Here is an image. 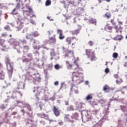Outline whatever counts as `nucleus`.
I'll use <instances>...</instances> for the list:
<instances>
[{"instance_id": "obj_1", "label": "nucleus", "mask_w": 127, "mask_h": 127, "mask_svg": "<svg viewBox=\"0 0 127 127\" xmlns=\"http://www.w3.org/2000/svg\"><path fill=\"white\" fill-rule=\"evenodd\" d=\"M65 64L66 65V67L69 70H72V69L74 70V71L72 72L73 77H79L82 79L84 78L83 73L82 72L83 69L82 68L80 67L78 64L74 63V64H72L70 63L69 61H66Z\"/></svg>"}, {"instance_id": "obj_2", "label": "nucleus", "mask_w": 127, "mask_h": 127, "mask_svg": "<svg viewBox=\"0 0 127 127\" xmlns=\"http://www.w3.org/2000/svg\"><path fill=\"white\" fill-rule=\"evenodd\" d=\"M40 34L38 32L35 31L34 32H32V34H30L26 36V39H29L31 40V41H32L33 40V44H40V42L39 41L36 40V39H34V37H38Z\"/></svg>"}, {"instance_id": "obj_3", "label": "nucleus", "mask_w": 127, "mask_h": 127, "mask_svg": "<svg viewBox=\"0 0 127 127\" xmlns=\"http://www.w3.org/2000/svg\"><path fill=\"white\" fill-rule=\"evenodd\" d=\"M78 117H79V114H78L77 113H75L71 116L70 115L67 114L65 116L64 120H65L66 122H69V123H71L73 124V123H74L75 121L77 120Z\"/></svg>"}, {"instance_id": "obj_4", "label": "nucleus", "mask_w": 127, "mask_h": 127, "mask_svg": "<svg viewBox=\"0 0 127 127\" xmlns=\"http://www.w3.org/2000/svg\"><path fill=\"white\" fill-rule=\"evenodd\" d=\"M48 33H49V42L50 44H56L57 40H56V35L54 33V32L49 31Z\"/></svg>"}, {"instance_id": "obj_5", "label": "nucleus", "mask_w": 127, "mask_h": 127, "mask_svg": "<svg viewBox=\"0 0 127 127\" xmlns=\"http://www.w3.org/2000/svg\"><path fill=\"white\" fill-rule=\"evenodd\" d=\"M85 52L86 55L91 61H96V60H97V58L96 57V56H95V51L90 49H86Z\"/></svg>"}, {"instance_id": "obj_6", "label": "nucleus", "mask_w": 127, "mask_h": 127, "mask_svg": "<svg viewBox=\"0 0 127 127\" xmlns=\"http://www.w3.org/2000/svg\"><path fill=\"white\" fill-rule=\"evenodd\" d=\"M21 97H22L21 91L14 89L11 93V98L12 99H17L18 98H21Z\"/></svg>"}, {"instance_id": "obj_7", "label": "nucleus", "mask_w": 127, "mask_h": 127, "mask_svg": "<svg viewBox=\"0 0 127 127\" xmlns=\"http://www.w3.org/2000/svg\"><path fill=\"white\" fill-rule=\"evenodd\" d=\"M32 54L29 53L27 54L26 57L23 56L22 60L23 62H29L32 60Z\"/></svg>"}, {"instance_id": "obj_8", "label": "nucleus", "mask_w": 127, "mask_h": 127, "mask_svg": "<svg viewBox=\"0 0 127 127\" xmlns=\"http://www.w3.org/2000/svg\"><path fill=\"white\" fill-rule=\"evenodd\" d=\"M23 13L25 16H30L31 18L36 17L35 14H33V11H23Z\"/></svg>"}, {"instance_id": "obj_9", "label": "nucleus", "mask_w": 127, "mask_h": 127, "mask_svg": "<svg viewBox=\"0 0 127 127\" xmlns=\"http://www.w3.org/2000/svg\"><path fill=\"white\" fill-rule=\"evenodd\" d=\"M4 68H3V65L0 63V79L1 80H3L5 77L4 74Z\"/></svg>"}, {"instance_id": "obj_10", "label": "nucleus", "mask_w": 127, "mask_h": 127, "mask_svg": "<svg viewBox=\"0 0 127 127\" xmlns=\"http://www.w3.org/2000/svg\"><path fill=\"white\" fill-rule=\"evenodd\" d=\"M52 111L56 117H59L60 116V110L57 106H53Z\"/></svg>"}, {"instance_id": "obj_11", "label": "nucleus", "mask_w": 127, "mask_h": 127, "mask_svg": "<svg viewBox=\"0 0 127 127\" xmlns=\"http://www.w3.org/2000/svg\"><path fill=\"white\" fill-rule=\"evenodd\" d=\"M78 28L77 29L70 31L69 32L70 34H72V35H77L80 33V31H81V29H82V27L81 26L78 25Z\"/></svg>"}, {"instance_id": "obj_12", "label": "nucleus", "mask_w": 127, "mask_h": 127, "mask_svg": "<svg viewBox=\"0 0 127 127\" xmlns=\"http://www.w3.org/2000/svg\"><path fill=\"white\" fill-rule=\"evenodd\" d=\"M24 87H25V83L24 82L20 81L17 84V87L15 89H16L18 91V90L24 89Z\"/></svg>"}, {"instance_id": "obj_13", "label": "nucleus", "mask_w": 127, "mask_h": 127, "mask_svg": "<svg viewBox=\"0 0 127 127\" xmlns=\"http://www.w3.org/2000/svg\"><path fill=\"white\" fill-rule=\"evenodd\" d=\"M19 8H20V4L19 3H18L16 7L12 11L11 14H13V15H16L18 13L17 9H19Z\"/></svg>"}, {"instance_id": "obj_14", "label": "nucleus", "mask_w": 127, "mask_h": 127, "mask_svg": "<svg viewBox=\"0 0 127 127\" xmlns=\"http://www.w3.org/2000/svg\"><path fill=\"white\" fill-rule=\"evenodd\" d=\"M64 56L65 57H68L69 58L73 57V56H74V51L71 50H67Z\"/></svg>"}, {"instance_id": "obj_15", "label": "nucleus", "mask_w": 127, "mask_h": 127, "mask_svg": "<svg viewBox=\"0 0 127 127\" xmlns=\"http://www.w3.org/2000/svg\"><path fill=\"white\" fill-rule=\"evenodd\" d=\"M71 92H74L75 94H79V91H78V87L74 85V84H71V87L70 88Z\"/></svg>"}, {"instance_id": "obj_16", "label": "nucleus", "mask_w": 127, "mask_h": 127, "mask_svg": "<svg viewBox=\"0 0 127 127\" xmlns=\"http://www.w3.org/2000/svg\"><path fill=\"white\" fill-rule=\"evenodd\" d=\"M17 28L18 30H20V29H21V28H22V27L24 26V24L23 23L22 21H20L18 20L17 22Z\"/></svg>"}, {"instance_id": "obj_17", "label": "nucleus", "mask_w": 127, "mask_h": 127, "mask_svg": "<svg viewBox=\"0 0 127 127\" xmlns=\"http://www.w3.org/2000/svg\"><path fill=\"white\" fill-rule=\"evenodd\" d=\"M7 69L8 70V74L9 75H11L12 74V72H13V66L10 64V63H9V66H7Z\"/></svg>"}, {"instance_id": "obj_18", "label": "nucleus", "mask_w": 127, "mask_h": 127, "mask_svg": "<svg viewBox=\"0 0 127 127\" xmlns=\"http://www.w3.org/2000/svg\"><path fill=\"white\" fill-rule=\"evenodd\" d=\"M76 37H68L66 38L65 39V42L67 43V44H70L72 43V41L74 40V39H76Z\"/></svg>"}, {"instance_id": "obj_19", "label": "nucleus", "mask_w": 127, "mask_h": 127, "mask_svg": "<svg viewBox=\"0 0 127 127\" xmlns=\"http://www.w3.org/2000/svg\"><path fill=\"white\" fill-rule=\"evenodd\" d=\"M41 89L40 87H35L34 90L33 91V93L36 92L37 93L35 94L36 97H37L40 94Z\"/></svg>"}, {"instance_id": "obj_20", "label": "nucleus", "mask_w": 127, "mask_h": 127, "mask_svg": "<svg viewBox=\"0 0 127 127\" xmlns=\"http://www.w3.org/2000/svg\"><path fill=\"white\" fill-rule=\"evenodd\" d=\"M38 116L39 118H41V119H46L49 117V116L46 115L44 113H41L38 114Z\"/></svg>"}, {"instance_id": "obj_21", "label": "nucleus", "mask_w": 127, "mask_h": 127, "mask_svg": "<svg viewBox=\"0 0 127 127\" xmlns=\"http://www.w3.org/2000/svg\"><path fill=\"white\" fill-rule=\"evenodd\" d=\"M90 105H91V106H92V107H95V106H97L98 105V102H97V101H96L95 100H93V101H90L89 102Z\"/></svg>"}, {"instance_id": "obj_22", "label": "nucleus", "mask_w": 127, "mask_h": 127, "mask_svg": "<svg viewBox=\"0 0 127 127\" xmlns=\"http://www.w3.org/2000/svg\"><path fill=\"white\" fill-rule=\"evenodd\" d=\"M74 110V106L73 105H70L69 107L66 108V111L67 112H72Z\"/></svg>"}, {"instance_id": "obj_23", "label": "nucleus", "mask_w": 127, "mask_h": 127, "mask_svg": "<svg viewBox=\"0 0 127 127\" xmlns=\"http://www.w3.org/2000/svg\"><path fill=\"white\" fill-rule=\"evenodd\" d=\"M112 16V14H111V13L110 12H107L104 15V17H106V18H111Z\"/></svg>"}, {"instance_id": "obj_24", "label": "nucleus", "mask_w": 127, "mask_h": 127, "mask_svg": "<svg viewBox=\"0 0 127 127\" xmlns=\"http://www.w3.org/2000/svg\"><path fill=\"white\" fill-rule=\"evenodd\" d=\"M110 86L107 85H105L104 87H103V91H105V92H109V91H110Z\"/></svg>"}, {"instance_id": "obj_25", "label": "nucleus", "mask_w": 127, "mask_h": 127, "mask_svg": "<svg viewBox=\"0 0 127 127\" xmlns=\"http://www.w3.org/2000/svg\"><path fill=\"white\" fill-rule=\"evenodd\" d=\"M5 42V41H4V40H0V45L2 46L3 47H6Z\"/></svg>"}, {"instance_id": "obj_26", "label": "nucleus", "mask_w": 127, "mask_h": 127, "mask_svg": "<svg viewBox=\"0 0 127 127\" xmlns=\"http://www.w3.org/2000/svg\"><path fill=\"white\" fill-rule=\"evenodd\" d=\"M93 99V96L92 94H89L85 98L86 101H90V100H92Z\"/></svg>"}, {"instance_id": "obj_27", "label": "nucleus", "mask_w": 127, "mask_h": 127, "mask_svg": "<svg viewBox=\"0 0 127 127\" xmlns=\"http://www.w3.org/2000/svg\"><path fill=\"white\" fill-rule=\"evenodd\" d=\"M51 4V0H46L45 2L46 6H49Z\"/></svg>"}, {"instance_id": "obj_28", "label": "nucleus", "mask_w": 127, "mask_h": 127, "mask_svg": "<svg viewBox=\"0 0 127 127\" xmlns=\"http://www.w3.org/2000/svg\"><path fill=\"white\" fill-rule=\"evenodd\" d=\"M116 83L117 84H121L122 83H123V79H122V78H120V77L118 78L116 80Z\"/></svg>"}, {"instance_id": "obj_29", "label": "nucleus", "mask_w": 127, "mask_h": 127, "mask_svg": "<svg viewBox=\"0 0 127 127\" xmlns=\"http://www.w3.org/2000/svg\"><path fill=\"white\" fill-rule=\"evenodd\" d=\"M86 122H88V121H91L92 120V116L87 115L86 116Z\"/></svg>"}, {"instance_id": "obj_30", "label": "nucleus", "mask_w": 127, "mask_h": 127, "mask_svg": "<svg viewBox=\"0 0 127 127\" xmlns=\"http://www.w3.org/2000/svg\"><path fill=\"white\" fill-rule=\"evenodd\" d=\"M98 114H99L98 110H94L92 111V115H93L94 116H97V115H98Z\"/></svg>"}, {"instance_id": "obj_31", "label": "nucleus", "mask_w": 127, "mask_h": 127, "mask_svg": "<svg viewBox=\"0 0 127 127\" xmlns=\"http://www.w3.org/2000/svg\"><path fill=\"white\" fill-rule=\"evenodd\" d=\"M89 22L90 23H92V24H96V19H91L89 20Z\"/></svg>"}, {"instance_id": "obj_32", "label": "nucleus", "mask_w": 127, "mask_h": 127, "mask_svg": "<svg viewBox=\"0 0 127 127\" xmlns=\"http://www.w3.org/2000/svg\"><path fill=\"white\" fill-rule=\"evenodd\" d=\"M33 48L36 50H39V49H40V46L35 45L33 46Z\"/></svg>"}, {"instance_id": "obj_33", "label": "nucleus", "mask_w": 127, "mask_h": 127, "mask_svg": "<svg viewBox=\"0 0 127 127\" xmlns=\"http://www.w3.org/2000/svg\"><path fill=\"white\" fill-rule=\"evenodd\" d=\"M105 29L106 30H112L113 27L110 26L109 25H107Z\"/></svg>"}, {"instance_id": "obj_34", "label": "nucleus", "mask_w": 127, "mask_h": 127, "mask_svg": "<svg viewBox=\"0 0 127 127\" xmlns=\"http://www.w3.org/2000/svg\"><path fill=\"white\" fill-rule=\"evenodd\" d=\"M64 38H65V36L63 35V33L59 35V39H60V40H63V39H64Z\"/></svg>"}, {"instance_id": "obj_35", "label": "nucleus", "mask_w": 127, "mask_h": 127, "mask_svg": "<svg viewBox=\"0 0 127 127\" xmlns=\"http://www.w3.org/2000/svg\"><path fill=\"white\" fill-rule=\"evenodd\" d=\"M117 40H122L123 39V36L122 35H117L116 36Z\"/></svg>"}, {"instance_id": "obj_36", "label": "nucleus", "mask_w": 127, "mask_h": 127, "mask_svg": "<svg viewBox=\"0 0 127 127\" xmlns=\"http://www.w3.org/2000/svg\"><path fill=\"white\" fill-rule=\"evenodd\" d=\"M118 56H119V55L118 54V53H113V58H118Z\"/></svg>"}, {"instance_id": "obj_37", "label": "nucleus", "mask_w": 127, "mask_h": 127, "mask_svg": "<svg viewBox=\"0 0 127 127\" xmlns=\"http://www.w3.org/2000/svg\"><path fill=\"white\" fill-rule=\"evenodd\" d=\"M110 22H111V23H112V24L113 25H116V22H115V19H112L110 20Z\"/></svg>"}, {"instance_id": "obj_38", "label": "nucleus", "mask_w": 127, "mask_h": 127, "mask_svg": "<svg viewBox=\"0 0 127 127\" xmlns=\"http://www.w3.org/2000/svg\"><path fill=\"white\" fill-rule=\"evenodd\" d=\"M63 33V31L61 29H58L57 30V34H62Z\"/></svg>"}, {"instance_id": "obj_39", "label": "nucleus", "mask_w": 127, "mask_h": 127, "mask_svg": "<svg viewBox=\"0 0 127 127\" xmlns=\"http://www.w3.org/2000/svg\"><path fill=\"white\" fill-rule=\"evenodd\" d=\"M55 69H56L57 70H59V69H60V68H61V67H60V65H59V64H57L55 65Z\"/></svg>"}, {"instance_id": "obj_40", "label": "nucleus", "mask_w": 127, "mask_h": 127, "mask_svg": "<svg viewBox=\"0 0 127 127\" xmlns=\"http://www.w3.org/2000/svg\"><path fill=\"white\" fill-rule=\"evenodd\" d=\"M16 2H21V3H22V2H25L26 1V0H15Z\"/></svg>"}, {"instance_id": "obj_41", "label": "nucleus", "mask_w": 127, "mask_h": 127, "mask_svg": "<svg viewBox=\"0 0 127 127\" xmlns=\"http://www.w3.org/2000/svg\"><path fill=\"white\" fill-rule=\"evenodd\" d=\"M93 45H94V43L93 42V41H89L88 42V45H89V46H93Z\"/></svg>"}, {"instance_id": "obj_42", "label": "nucleus", "mask_w": 127, "mask_h": 127, "mask_svg": "<svg viewBox=\"0 0 127 127\" xmlns=\"http://www.w3.org/2000/svg\"><path fill=\"white\" fill-rule=\"evenodd\" d=\"M4 29H5L6 30H10V27H9V26H6L5 27H4Z\"/></svg>"}, {"instance_id": "obj_43", "label": "nucleus", "mask_w": 127, "mask_h": 127, "mask_svg": "<svg viewBox=\"0 0 127 127\" xmlns=\"http://www.w3.org/2000/svg\"><path fill=\"white\" fill-rule=\"evenodd\" d=\"M7 36V34L6 33H2L1 35V37H6Z\"/></svg>"}, {"instance_id": "obj_44", "label": "nucleus", "mask_w": 127, "mask_h": 127, "mask_svg": "<svg viewBox=\"0 0 127 127\" xmlns=\"http://www.w3.org/2000/svg\"><path fill=\"white\" fill-rule=\"evenodd\" d=\"M105 73H106V74H108V73H110V69H109V68H106L105 69Z\"/></svg>"}, {"instance_id": "obj_45", "label": "nucleus", "mask_w": 127, "mask_h": 127, "mask_svg": "<svg viewBox=\"0 0 127 127\" xmlns=\"http://www.w3.org/2000/svg\"><path fill=\"white\" fill-rule=\"evenodd\" d=\"M29 49V47L28 46H24V50H28Z\"/></svg>"}, {"instance_id": "obj_46", "label": "nucleus", "mask_w": 127, "mask_h": 127, "mask_svg": "<svg viewBox=\"0 0 127 127\" xmlns=\"http://www.w3.org/2000/svg\"><path fill=\"white\" fill-rule=\"evenodd\" d=\"M26 108H27L28 110H29V111H31V107H30V105H27Z\"/></svg>"}, {"instance_id": "obj_47", "label": "nucleus", "mask_w": 127, "mask_h": 127, "mask_svg": "<svg viewBox=\"0 0 127 127\" xmlns=\"http://www.w3.org/2000/svg\"><path fill=\"white\" fill-rule=\"evenodd\" d=\"M52 52L51 53V55L54 56L55 55V52H54V49H52Z\"/></svg>"}, {"instance_id": "obj_48", "label": "nucleus", "mask_w": 127, "mask_h": 127, "mask_svg": "<svg viewBox=\"0 0 127 127\" xmlns=\"http://www.w3.org/2000/svg\"><path fill=\"white\" fill-rule=\"evenodd\" d=\"M64 104H65V106H69V101H65Z\"/></svg>"}, {"instance_id": "obj_49", "label": "nucleus", "mask_w": 127, "mask_h": 127, "mask_svg": "<svg viewBox=\"0 0 127 127\" xmlns=\"http://www.w3.org/2000/svg\"><path fill=\"white\" fill-rule=\"evenodd\" d=\"M55 86H58L59 85V82L58 81H55L54 82Z\"/></svg>"}, {"instance_id": "obj_50", "label": "nucleus", "mask_w": 127, "mask_h": 127, "mask_svg": "<svg viewBox=\"0 0 127 127\" xmlns=\"http://www.w3.org/2000/svg\"><path fill=\"white\" fill-rule=\"evenodd\" d=\"M114 77H115L116 79H119V78H120V77H119V75H118V74H115V75H114Z\"/></svg>"}, {"instance_id": "obj_51", "label": "nucleus", "mask_w": 127, "mask_h": 127, "mask_svg": "<svg viewBox=\"0 0 127 127\" xmlns=\"http://www.w3.org/2000/svg\"><path fill=\"white\" fill-rule=\"evenodd\" d=\"M59 125H60V126H63V122H62V121L60 122L59 123Z\"/></svg>"}, {"instance_id": "obj_52", "label": "nucleus", "mask_w": 127, "mask_h": 127, "mask_svg": "<svg viewBox=\"0 0 127 127\" xmlns=\"http://www.w3.org/2000/svg\"><path fill=\"white\" fill-rule=\"evenodd\" d=\"M100 103H102V104H105V101L103 100H100Z\"/></svg>"}, {"instance_id": "obj_53", "label": "nucleus", "mask_w": 127, "mask_h": 127, "mask_svg": "<svg viewBox=\"0 0 127 127\" xmlns=\"http://www.w3.org/2000/svg\"><path fill=\"white\" fill-rule=\"evenodd\" d=\"M124 67H126V68H127V62L124 63Z\"/></svg>"}, {"instance_id": "obj_54", "label": "nucleus", "mask_w": 127, "mask_h": 127, "mask_svg": "<svg viewBox=\"0 0 127 127\" xmlns=\"http://www.w3.org/2000/svg\"><path fill=\"white\" fill-rule=\"evenodd\" d=\"M5 60L6 62H9V59H8V58L7 57L5 58Z\"/></svg>"}, {"instance_id": "obj_55", "label": "nucleus", "mask_w": 127, "mask_h": 127, "mask_svg": "<svg viewBox=\"0 0 127 127\" xmlns=\"http://www.w3.org/2000/svg\"><path fill=\"white\" fill-rule=\"evenodd\" d=\"M44 49H46V50H49V48H47L46 47H43Z\"/></svg>"}, {"instance_id": "obj_56", "label": "nucleus", "mask_w": 127, "mask_h": 127, "mask_svg": "<svg viewBox=\"0 0 127 127\" xmlns=\"http://www.w3.org/2000/svg\"><path fill=\"white\" fill-rule=\"evenodd\" d=\"M16 114H17V113L16 112H14L12 113V115L13 116H15V115H16Z\"/></svg>"}, {"instance_id": "obj_57", "label": "nucleus", "mask_w": 127, "mask_h": 127, "mask_svg": "<svg viewBox=\"0 0 127 127\" xmlns=\"http://www.w3.org/2000/svg\"><path fill=\"white\" fill-rule=\"evenodd\" d=\"M16 102H17V104H20V103L22 104V102L21 101H16Z\"/></svg>"}, {"instance_id": "obj_58", "label": "nucleus", "mask_w": 127, "mask_h": 127, "mask_svg": "<svg viewBox=\"0 0 127 127\" xmlns=\"http://www.w3.org/2000/svg\"><path fill=\"white\" fill-rule=\"evenodd\" d=\"M114 28H115V29H116V30H117V29H118V26H117V25L115 26Z\"/></svg>"}, {"instance_id": "obj_59", "label": "nucleus", "mask_w": 127, "mask_h": 127, "mask_svg": "<svg viewBox=\"0 0 127 127\" xmlns=\"http://www.w3.org/2000/svg\"><path fill=\"white\" fill-rule=\"evenodd\" d=\"M28 10H29V11H32V9H31V8H30V7H29Z\"/></svg>"}, {"instance_id": "obj_60", "label": "nucleus", "mask_w": 127, "mask_h": 127, "mask_svg": "<svg viewBox=\"0 0 127 127\" xmlns=\"http://www.w3.org/2000/svg\"><path fill=\"white\" fill-rule=\"evenodd\" d=\"M64 85V84L62 83V85H61V88H60L61 89H62V88H63V85Z\"/></svg>"}, {"instance_id": "obj_61", "label": "nucleus", "mask_w": 127, "mask_h": 127, "mask_svg": "<svg viewBox=\"0 0 127 127\" xmlns=\"http://www.w3.org/2000/svg\"><path fill=\"white\" fill-rule=\"evenodd\" d=\"M99 3H101L102 2V1H103V0H98Z\"/></svg>"}, {"instance_id": "obj_62", "label": "nucleus", "mask_w": 127, "mask_h": 127, "mask_svg": "<svg viewBox=\"0 0 127 127\" xmlns=\"http://www.w3.org/2000/svg\"><path fill=\"white\" fill-rule=\"evenodd\" d=\"M0 8H2V4H0Z\"/></svg>"}, {"instance_id": "obj_63", "label": "nucleus", "mask_w": 127, "mask_h": 127, "mask_svg": "<svg viewBox=\"0 0 127 127\" xmlns=\"http://www.w3.org/2000/svg\"><path fill=\"white\" fill-rule=\"evenodd\" d=\"M50 122V124H51V123H52V122H53V120H49Z\"/></svg>"}, {"instance_id": "obj_64", "label": "nucleus", "mask_w": 127, "mask_h": 127, "mask_svg": "<svg viewBox=\"0 0 127 127\" xmlns=\"http://www.w3.org/2000/svg\"><path fill=\"white\" fill-rule=\"evenodd\" d=\"M119 24H123V22H119Z\"/></svg>"}]
</instances>
